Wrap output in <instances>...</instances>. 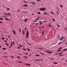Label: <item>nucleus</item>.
I'll return each instance as SVG.
<instances>
[{
  "instance_id": "60",
  "label": "nucleus",
  "mask_w": 67,
  "mask_h": 67,
  "mask_svg": "<svg viewBox=\"0 0 67 67\" xmlns=\"http://www.w3.org/2000/svg\"><path fill=\"white\" fill-rule=\"evenodd\" d=\"M38 18H37L36 19V20H38Z\"/></svg>"
},
{
  "instance_id": "56",
  "label": "nucleus",
  "mask_w": 67,
  "mask_h": 67,
  "mask_svg": "<svg viewBox=\"0 0 67 67\" xmlns=\"http://www.w3.org/2000/svg\"><path fill=\"white\" fill-rule=\"evenodd\" d=\"M37 1H40V0H36Z\"/></svg>"
},
{
  "instance_id": "30",
  "label": "nucleus",
  "mask_w": 67,
  "mask_h": 67,
  "mask_svg": "<svg viewBox=\"0 0 67 67\" xmlns=\"http://www.w3.org/2000/svg\"><path fill=\"white\" fill-rule=\"evenodd\" d=\"M23 57H24L25 58H27L28 57H25V56H24Z\"/></svg>"
},
{
  "instance_id": "25",
  "label": "nucleus",
  "mask_w": 67,
  "mask_h": 67,
  "mask_svg": "<svg viewBox=\"0 0 67 67\" xmlns=\"http://www.w3.org/2000/svg\"><path fill=\"white\" fill-rule=\"evenodd\" d=\"M60 7L61 8H63V6H62V5H60Z\"/></svg>"
},
{
  "instance_id": "19",
  "label": "nucleus",
  "mask_w": 67,
  "mask_h": 67,
  "mask_svg": "<svg viewBox=\"0 0 67 67\" xmlns=\"http://www.w3.org/2000/svg\"><path fill=\"white\" fill-rule=\"evenodd\" d=\"M63 49V48L62 47H61V48H58V49Z\"/></svg>"
},
{
  "instance_id": "52",
  "label": "nucleus",
  "mask_w": 67,
  "mask_h": 67,
  "mask_svg": "<svg viewBox=\"0 0 67 67\" xmlns=\"http://www.w3.org/2000/svg\"><path fill=\"white\" fill-rule=\"evenodd\" d=\"M37 60V61H40V60Z\"/></svg>"
},
{
  "instance_id": "54",
  "label": "nucleus",
  "mask_w": 67,
  "mask_h": 67,
  "mask_svg": "<svg viewBox=\"0 0 67 67\" xmlns=\"http://www.w3.org/2000/svg\"><path fill=\"white\" fill-rule=\"evenodd\" d=\"M9 21H10V22L11 21V20H10V18L9 19Z\"/></svg>"
},
{
  "instance_id": "5",
  "label": "nucleus",
  "mask_w": 67,
  "mask_h": 67,
  "mask_svg": "<svg viewBox=\"0 0 67 67\" xmlns=\"http://www.w3.org/2000/svg\"><path fill=\"white\" fill-rule=\"evenodd\" d=\"M63 39H64V37H62L61 38H60V41H62V40H63Z\"/></svg>"
},
{
  "instance_id": "63",
  "label": "nucleus",
  "mask_w": 67,
  "mask_h": 67,
  "mask_svg": "<svg viewBox=\"0 0 67 67\" xmlns=\"http://www.w3.org/2000/svg\"><path fill=\"white\" fill-rule=\"evenodd\" d=\"M58 53H57L55 54V55H58Z\"/></svg>"
},
{
  "instance_id": "41",
  "label": "nucleus",
  "mask_w": 67,
  "mask_h": 67,
  "mask_svg": "<svg viewBox=\"0 0 67 67\" xmlns=\"http://www.w3.org/2000/svg\"><path fill=\"white\" fill-rule=\"evenodd\" d=\"M23 50H24V51H26V50L25 49H23Z\"/></svg>"
},
{
  "instance_id": "20",
  "label": "nucleus",
  "mask_w": 67,
  "mask_h": 67,
  "mask_svg": "<svg viewBox=\"0 0 67 67\" xmlns=\"http://www.w3.org/2000/svg\"><path fill=\"white\" fill-rule=\"evenodd\" d=\"M63 54V52L59 53L58 54V55H59V54Z\"/></svg>"
},
{
  "instance_id": "49",
  "label": "nucleus",
  "mask_w": 67,
  "mask_h": 67,
  "mask_svg": "<svg viewBox=\"0 0 67 67\" xmlns=\"http://www.w3.org/2000/svg\"><path fill=\"white\" fill-rule=\"evenodd\" d=\"M0 23H2V22L1 21H0Z\"/></svg>"
},
{
  "instance_id": "59",
  "label": "nucleus",
  "mask_w": 67,
  "mask_h": 67,
  "mask_svg": "<svg viewBox=\"0 0 67 67\" xmlns=\"http://www.w3.org/2000/svg\"><path fill=\"white\" fill-rule=\"evenodd\" d=\"M57 14L58 15L59 14V13H58V12L57 13Z\"/></svg>"
},
{
  "instance_id": "21",
  "label": "nucleus",
  "mask_w": 67,
  "mask_h": 67,
  "mask_svg": "<svg viewBox=\"0 0 67 67\" xmlns=\"http://www.w3.org/2000/svg\"><path fill=\"white\" fill-rule=\"evenodd\" d=\"M40 54H42V55H45V54H44L43 53H41Z\"/></svg>"
},
{
  "instance_id": "27",
  "label": "nucleus",
  "mask_w": 67,
  "mask_h": 67,
  "mask_svg": "<svg viewBox=\"0 0 67 67\" xmlns=\"http://www.w3.org/2000/svg\"><path fill=\"white\" fill-rule=\"evenodd\" d=\"M4 14H5V15H8V14L7 13H4Z\"/></svg>"
},
{
  "instance_id": "15",
  "label": "nucleus",
  "mask_w": 67,
  "mask_h": 67,
  "mask_svg": "<svg viewBox=\"0 0 67 67\" xmlns=\"http://www.w3.org/2000/svg\"><path fill=\"white\" fill-rule=\"evenodd\" d=\"M24 2H25V3H27V4L28 3V2H26V1H24Z\"/></svg>"
},
{
  "instance_id": "1",
  "label": "nucleus",
  "mask_w": 67,
  "mask_h": 67,
  "mask_svg": "<svg viewBox=\"0 0 67 67\" xmlns=\"http://www.w3.org/2000/svg\"><path fill=\"white\" fill-rule=\"evenodd\" d=\"M40 11H45L46 10V8L44 7L43 8H40Z\"/></svg>"
},
{
  "instance_id": "44",
  "label": "nucleus",
  "mask_w": 67,
  "mask_h": 67,
  "mask_svg": "<svg viewBox=\"0 0 67 67\" xmlns=\"http://www.w3.org/2000/svg\"><path fill=\"white\" fill-rule=\"evenodd\" d=\"M4 42H5L6 43H7V42L6 40H4Z\"/></svg>"
},
{
  "instance_id": "62",
  "label": "nucleus",
  "mask_w": 67,
  "mask_h": 67,
  "mask_svg": "<svg viewBox=\"0 0 67 67\" xmlns=\"http://www.w3.org/2000/svg\"><path fill=\"white\" fill-rule=\"evenodd\" d=\"M17 57H18V58H20V57H19V56H18Z\"/></svg>"
},
{
  "instance_id": "18",
  "label": "nucleus",
  "mask_w": 67,
  "mask_h": 67,
  "mask_svg": "<svg viewBox=\"0 0 67 67\" xmlns=\"http://www.w3.org/2000/svg\"><path fill=\"white\" fill-rule=\"evenodd\" d=\"M6 45L7 46H9V44H8V43H6Z\"/></svg>"
},
{
  "instance_id": "32",
  "label": "nucleus",
  "mask_w": 67,
  "mask_h": 67,
  "mask_svg": "<svg viewBox=\"0 0 67 67\" xmlns=\"http://www.w3.org/2000/svg\"><path fill=\"white\" fill-rule=\"evenodd\" d=\"M61 50H62L61 49L57 51V52H59V51H61Z\"/></svg>"
},
{
  "instance_id": "57",
  "label": "nucleus",
  "mask_w": 67,
  "mask_h": 67,
  "mask_svg": "<svg viewBox=\"0 0 67 67\" xmlns=\"http://www.w3.org/2000/svg\"><path fill=\"white\" fill-rule=\"evenodd\" d=\"M33 4H35V2H33Z\"/></svg>"
},
{
  "instance_id": "29",
  "label": "nucleus",
  "mask_w": 67,
  "mask_h": 67,
  "mask_svg": "<svg viewBox=\"0 0 67 67\" xmlns=\"http://www.w3.org/2000/svg\"><path fill=\"white\" fill-rule=\"evenodd\" d=\"M44 13H46V14H47V13H46V12H43Z\"/></svg>"
},
{
  "instance_id": "14",
  "label": "nucleus",
  "mask_w": 67,
  "mask_h": 67,
  "mask_svg": "<svg viewBox=\"0 0 67 67\" xmlns=\"http://www.w3.org/2000/svg\"><path fill=\"white\" fill-rule=\"evenodd\" d=\"M7 10H10V9L9 8H7Z\"/></svg>"
},
{
  "instance_id": "36",
  "label": "nucleus",
  "mask_w": 67,
  "mask_h": 67,
  "mask_svg": "<svg viewBox=\"0 0 67 67\" xmlns=\"http://www.w3.org/2000/svg\"><path fill=\"white\" fill-rule=\"evenodd\" d=\"M42 32L43 34H44V31H42Z\"/></svg>"
},
{
  "instance_id": "58",
  "label": "nucleus",
  "mask_w": 67,
  "mask_h": 67,
  "mask_svg": "<svg viewBox=\"0 0 67 67\" xmlns=\"http://www.w3.org/2000/svg\"><path fill=\"white\" fill-rule=\"evenodd\" d=\"M20 47H19L18 48V49H20Z\"/></svg>"
},
{
  "instance_id": "33",
  "label": "nucleus",
  "mask_w": 67,
  "mask_h": 67,
  "mask_svg": "<svg viewBox=\"0 0 67 67\" xmlns=\"http://www.w3.org/2000/svg\"><path fill=\"white\" fill-rule=\"evenodd\" d=\"M37 13L38 14H40V12H37Z\"/></svg>"
},
{
  "instance_id": "26",
  "label": "nucleus",
  "mask_w": 67,
  "mask_h": 67,
  "mask_svg": "<svg viewBox=\"0 0 67 67\" xmlns=\"http://www.w3.org/2000/svg\"><path fill=\"white\" fill-rule=\"evenodd\" d=\"M19 45L20 47H22V45L19 44Z\"/></svg>"
},
{
  "instance_id": "53",
  "label": "nucleus",
  "mask_w": 67,
  "mask_h": 67,
  "mask_svg": "<svg viewBox=\"0 0 67 67\" xmlns=\"http://www.w3.org/2000/svg\"><path fill=\"white\" fill-rule=\"evenodd\" d=\"M43 21L44 22H47V21H45V20H43Z\"/></svg>"
},
{
  "instance_id": "51",
  "label": "nucleus",
  "mask_w": 67,
  "mask_h": 67,
  "mask_svg": "<svg viewBox=\"0 0 67 67\" xmlns=\"http://www.w3.org/2000/svg\"><path fill=\"white\" fill-rule=\"evenodd\" d=\"M13 44H14V42H13Z\"/></svg>"
},
{
  "instance_id": "40",
  "label": "nucleus",
  "mask_w": 67,
  "mask_h": 67,
  "mask_svg": "<svg viewBox=\"0 0 67 67\" xmlns=\"http://www.w3.org/2000/svg\"><path fill=\"white\" fill-rule=\"evenodd\" d=\"M27 49L28 50V51H30V50H29V49L28 48H27Z\"/></svg>"
},
{
  "instance_id": "38",
  "label": "nucleus",
  "mask_w": 67,
  "mask_h": 67,
  "mask_svg": "<svg viewBox=\"0 0 67 67\" xmlns=\"http://www.w3.org/2000/svg\"><path fill=\"white\" fill-rule=\"evenodd\" d=\"M3 49H4V50H5V49H6V48H3Z\"/></svg>"
},
{
  "instance_id": "43",
  "label": "nucleus",
  "mask_w": 67,
  "mask_h": 67,
  "mask_svg": "<svg viewBox=\"0 0 67 67\" xmlns=\"http://www.w3.org/2000/svg\"><path fill=\"white\" fill-rule=\"evenodd\" d=\"M52 21H55V19H53L52 20Z\"/></svg>"
},
{
  "instance_id": "4",
  "label": "nucleus",
  "mask_w": 67,
  "mask_h": 67,
  "mask_svg": "<svg viewBox=\"0 0 67 67\" xmlns=\"http://www.w3.org/2000/svg\"><path fill=\"white\" fill-rule=\"evenodd\" d=\"M66 42V40H64L62 41V43H65V42Z\"/></svg>"
},
{
  "instance_id": "23",
  "label": "nucleus",
  "mask_w": 67,
  "mask_h": 67,
  "mask_svg": "<svg viewBox=\"0 0 67 67\" xmlns=\"http://www.w3.org/2000/svg\"><path fill=\"white\" fill-rule=\"evenodd\" d=\"M40 56V55H35V56Z\"/></svg>"
},
{
  "instance_id": "55",
  "label": "nucleus",
  "mask_w": 67,
  "mask_h": 67,
  "mask_svg": "<svg viewBox=\"0 0 67 67\" xmlns=\"http://www.w3.org/2000/svg\"><path fill=\"white\" fill-rule=\"evenodd\" d=\"M8 13V14H9V15H11V14H10V13Z\"/></svg>"
},
{
  "instance_id": "28",
  "label": "nucleus",
  "mask_w": 67,
  "mask_h": 67,
  "mask_svg": "<svg viewBox=\"0 0 67 67\" xmlns=\"http://www.w3.org/2000/svg\"><path fill=\"white\" fill-rule=\"evenodd\" d=\"M3 18H4V17H7V16L4 15L3 16Z\"/></svg>"
},
{
  "instance_id": "8",
  "label": "nucleus",
  "mask_w": 67,
  "mask_h": 67,
  "mask_svg": "<svg viewBox=\"0 0 67 67\" xmlns=\"http://www.w3.org/2000/svg\"><path fill=\"white\" fill-rule=\"evenodd\" d=\"M24 7H28V5H27V4H24Z\"/></svg>"
},
{
  "instance_id": "35",
  "label": "nucleus",
  "mask_w": 67,
  "mask_h": 67,
  "mask_svg": "<svg viewBox=\"0 0 67 67\" xmlns=\"http://www.w3.org/2000/svg\"><path fill=\"white\" fill-rule=\"evenodd\" d=\"M35 25H38V23H37L35 24Z\"/></svg>"
},
{
  "instance_id": "13",
  "label": "nucleus",
  "mask_w": 67,
  "mask_h": 67,
  "mask_svg": "<svg viewBox=\"0 0 67 67\" xmlns=\"http://www.w3.org/2000/svg\"><path fill=\"white\" fill-rule=\"evenodd\" d=\"M53 64H58V63L57 62V63H55V62H54L53 63Z\"/></svg>"
},
{
  "instance_id": "42",
  "label": "nucleus",
  "mask_w": 67,
  "mask_h": 67,
  "mask_svg": "<svg viewBox=\"0 0 67 67\" xmlns=\"http://www.w3.org/2000/svg\"><path fill=\"white\" fill-rule=\"evenodd\" d=\"M59 27H60V26L58 25H57Z\"/></svg>"
},
{
  "instance_id": "22",
  "label": "nucleus",
  "mask_w": 67,
  "mask_h": 67,
  "mask_svg": "<svg viewBox=\"0 0 67 67\" xmlns=\"http://www.w3.org/2000/svg\"><path fill=\"white\" fill-rule=\"evenodd\" d=\"M59 56H63V54L60 55H59Z\"/></svg>"
},
{
  "instance_id": "11",
  "label": "nucleus",
  "mask_w": 67,
  "mask_h": 67,
  "mask_svg": "<svg viewBox=\"0 0 67 67\" xmlns=\"http://www.w3.org/2000/svg\"><path fill=\"white\" fill-rule=\"evenodd\" d=\"M67 50V48H66L65 49L63 50V51H66Z\"/></svg>"
},
{
  "instance_id": "61",
  "label": "nucleus",
  "mask_w": 67,
  "mask_h": 67,
  "mask_svg": "<svg viewBox=\"0 0 67 67\" xmlns=\"http://www.w3.org/2000/svg\"><path fill=\"white\" fill-rule=\"evenodd\" d=\"M12 46H10L9 47V48H10V47H11Z\"/></svg>"
},
{
  "instance_id": "31",
  "label": "nucleus",
  "mask_w": 67,
  "mask_h": 67,
  "mask_svg": "<svg viewBox=\"0 0 67 67\" xmlns=\"http://www.w3.org/2000/svg\"><path fill=\"white\" fill-rule=\"evenodd\" d=\"M11 46H12L13 45V44H12V42H11Z\"/></svg>"
},
{
  "instance_id": "46",
  "label": "nucleus",
  "mask_w": 67,
  "mask_h": 67,
  "mask_svg": "<svg viewBox=\"0 0 67 67\" xmlns=\"http://www.w3.org/2000/svg\"><path fill=\"white\" fill-rule=\"evenodd\" d=\"M33 2H30V3H32V4H33Z\"/></svg>"
},
{
  "instance_id": "24",
  "label": "nucleus",
  "mask_w": 67,
  "mask_h": 67,
  "mask_svg": "<svg viewBox=\"0 0 67 67\" xmlns=\"http://www.w3.org/2000/svg\"><path fill=\"white\" fill-rule=\"evenodd\" d=\"M51 14H53V15H54V13H53V12H51Z\"/></svg>"
},
{
  "instance_id": "6",
  "label": "nucleus",
  "mask_w": 67,
  "mask_h": 67,
  "mask_svg": "<svg viewBox=\"0 0 67 67\" xmlns=\"http://www.w3.org/2000/svg\"><path fill=\"white\" fill-rule=\"evenodd\" d=\"M27 18H26V19H25L24 20V22H27Z\"/></svg>"
},
{
  "instance_id": "34",
  "label": "nucleus",
  "mask_w": 67,
  "mask_h": 67,
  "mask_svg": "<svg viewBox=\"0 0 67 67\" xmlns=\"http://www.w3.org/2000/svg\"><path fill=\"white\" fill-rule=\"evenodd\" d=\"M40 25H42V23L41 22L40 23Z\"/></svg>"
},
{
  "instance_id": "7",
  "label": "nucleus",
  "mask_w": 67,
  "mask_h": 67,
  "mask_svg": "<svg viewBox=\"0 0 67 67\" xmlns=\"http://www.w3.org/2000/svg\"><path fill=\"white\" fill-rule=\"evenodd\" d=\"M13 33L15 35H16V34L15 33V31L13 30Z\"/></svg>"
},
{
  "instance_id": "45",
  "label": "nucleus",
  "mask_w": 67,
  "mask_h": 67,
  "mask_svg": "<svg viewBox=\"0 0 67 67\" xmlns=\"http://www.w3.org/2000/svg\"><path fill=\"white\" fill-rule=\"evenodd\" d=\"M23 33L24 35V32H23Z\"/></svg>"
},
{
  "instance_id": "2",
  "label": "nucleus",
  "mask_w": 67,
  "mask_h": 67,
  "mask_svg": "<svg viewBox=\"0 0 67 67\" xmlns=\"http://www.w3.org/2000/svg\"><path fill=\"white\" fill-rule=\"evenodd\" d=\"M29 31H27V32L26 33V38H28L29 37Z\"/></svg>"
},
{
  "instance_id": "16",
  "label": "nucleus",
  "mask_w": 67,
  "mask_h": 67,
  "mask_svg": "<svg viewBox=\"0 0 67 67\" xmlns=\"http://www.w3.org/2000/svg\"><path fill=\"white\" fill-rule=\"evenodd\" d=\"M0 20H3V19L0 18Z\"/></svg>"
},
{
  "instance_id": "9",
  "label": "nucleus",
  "mask_w": 67,
  "mask_h": 67,
  "mask_svg": "<svg viewBox=\"0 0 67 67\" xmlns=\"http://www.w3.org/2000/svg\"><path fill=\"white\" fill-rule=\"evenodd\" d=\"M26 65H28V66H31V65H30V64H29L27 63H26Z\"/></svg>"
},
{
  "instance_id": "64",
  "label": "nucleus",
  "mask_w": 67,
  "mask_h": 67,
  "mask_svg": "<svg viewBox=\"0 0 67 67\" xmlns=\"http://www.w3.org/2000/svg\"><path fill=\"white\" fill-rule=\"evenodd\" d=\"M66 29H67V28H65V29H64V30H66Z\"/></svg>"
},
{
  "instance_id": "37",
  "label": "nucleus",
  "mask_w": 67,
  "mask_h": 67,
  "mask_svg": "<svg viewBox=\"0 0 67 67\" xmlns=\"http://www.w3.org/2000/svg\"><path fill=\"white\" fill-rule=\"evenodd\" d=\"M48 24L49 25V27H51V26H52V25H50V24Z\"/></svg>"
},
{
  "instance_id": "10",
  "label": "nucleus",
  "mask_w": 67,
  "mask_h": 67,
  "mask_svg": "<svg viewBox=\"0 0 67 67\" xmlns=\"http://www.w3.org/2000/svg\"><path fill=\"white\" fill-rule=\"evenodd\" d=\"M4 19H5L6 20H7V21H9V19H8V18H4Z\"/></svg>"
},
{
  "instance_id": "12",
  "label": "nucleus",
  "mask_w": 67,
  "mask_h": 67,
  "mask_svg": "<svg viewBox=\"0 0 67 67\" xmlns=\"http://www.w3.org/2000/svg\"><path fill=\"white\" fill-rule=\"evenodd\" d=\"M62 42H60L58 44V45H59V44H62Z\"/></svg>"
},
{
  "instance_id": "47",
  "label": "nucleus",
  "mask_w": 67,
  "mask_h": 67,
  "mask_svg": "<svg viewBox=\"0 0 67 67\" xmlns=\"http://www.w3.org/2000/svg\"><path fill=\"white\" fill-rule=\"evenodd\" d=\"M37 22V21L35 20V21H34V22Z\"/></svg>"
},
{
  "instance_id": "39",
  "label": "nucleus",
  "mask_w": 67,
  "mask_h": 67,
  "mask_svg": "<svg viewBox=\"0 0 67 67\" xmlns=\"http://www.w3.org/2000/svg\"><path fill=\"white\" fill-rule=\"evenodd\" d=\"M22 63L21 61H20L18 63Z\"/></svg>"
},
{
  "instance_id": "48",
  "label": "nucleus",
  "mask_w": 67,
  "mask_h": 67,
  "mask_svg": "<svg viewBox=\"0 0 67 67\" xmlns=\"http://www.w3.org/2000/svg\"><path fill=\"white\" fill-rule=\"evenodd\" d=\"M2 40H4V38H2Z\"/></svg>"
},
{
  "instance_id": "3",
  "label": "nucleus",
  "mask_w": 67,
  "mask_h": 67,
  "mask_svg": "<svg viewBox=\"0 0 67 67\" xmlns=\"http://www.w3.org/2000/svg\"><path fill=\"white\" fill-rule=\"evenodd\" d=\"M48 51H49V52H48L46 51H45L44 52H47V53H52V51L50 50H48Z\"/></svg>"
},
{
  "instance_id": "50",
  "label": "nucleus",
  "mask_w": 67,
  "mask_h": 67,
  "mask_svg": "<svg viewBox=\"0 0 67 67\" xmlns=\"http://www.w3.org/2000/svg\"><path fill=\"white\" fill-rule=\"evenodd\" d=\"M58 10L59 11V12H60V10H59V9H58Z\"/></svg>"
},
{
  "instance_id": "17",
  "label": "nucleus",
  "mask_w": 67,
  "mask_h": 67,
  "mask_svg": "<svg viewBox=\"0 0 67 67\" xmlns=\"http://www.w3.org/2000/svg\"><path fill=\"white\" fill-rule=\"evenodd\" d=\"M19 32L20 33H21V29H19Z\"/></svg>"
}]
</instances>
